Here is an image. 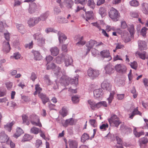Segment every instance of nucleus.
<instances>
[{
  "mask_svg": "<svg viewBox=\"0 0 148 148\" xmlns=\"http://www.w3.org/2000/svg\"><path fill=\"white\" fill-rule=\"evenodd\" d=\"M16 26L18 31L22 34H23L25 33V32L24 27L22 24H17Z\"/></svg>",
  "mask_w": 148,
  "mask_h": 148,
  "instance_id": "393cba45",
  "label": "nucleus"
},
{
  "mask_svg": "<svg viewBox=\"0 0 148 148\" xmlns=\"http://www.w3.org/2000/svg\"><path fill=\"white\" fill-rule=\"evenodd\" d=\"M136 54L138 55L140 58L143 60H145L146 58V53L143 52V53H140L137 52L136 53Z\"/></svg>",
  "mask_w": 148,
  "mask_h": 148,
  "instance_id": "c03bdc74",
  "label": "nucleus"
},
{
  "mask_svg": "<svg viewBox=\"0 0 148 148\" xmlns=\"http://www.w3.org/2000/svg\"><path fill=\"white\" fill-rule=\"evenodd\" d=\"M130 65L132 68L135 69H137L138 65L137 63L135 61H134L131 63Z\"/></svg>",
  "mask_w": 148,
  "mask_h": 148,
  "instance_id": "052dcab7",
  "label": "nucleus"
},
{
  "mask_svg": "<svg viewBox=\"0 0 148 148\" xmlns=\"http://www.w3.org/2000/svg\"><path fill=\"white\" fill-rule=\"evenodd\" d=\"M56 67L55 65L53 63H51L50 65H48L47 68V70H49L50 69H54L55 67Z\"/></svg>",
  "mask_w": 148,
  "mask_h": 148,
  "instance_id": "e2e57ef3",
  "label": "nucleus"
},
{
  "mask_svg": "<svg viewBox=\"0 0 148 148\" xmlns=\"http://www.w3.org/2000/svg\"><path fill=\"white\" fill-rule=\"evenodd\" d=\"M33 53L34 56V59L36 60H40L41 59V56L40 53L37 51H34Z\"/></svg>",
  "mask_w": 148,
  "mask_h": 148,
  "instance_id": "cd10ccee",
  "label": "nucleus"
},
{
  "mask_svg": "<svg viewBox=\"0 0 148 148\" xmlns=\"http://www.w3.org/2000/svg\"><path fill=\"white\" fill-rule=\"evenodd\" d=\"M94 97L95 98L101 97L103 95L102 89H95L93 91Z\"/></svg>",
  "mask_w": 148,
  "mask_h": 148,
  "instance_id": "4468645a",
  "label": "nucleus"
},
{
  "mask_svg": "<svg viewBox=\"0 0 148 148\" xmlns=\"http://www.w3.org/2000/svg\"><path fill=\"white\" fill-rule=\"evenodd\" d=\"M58 40L60 43H62L67 38L65 35L60 32H59L58 33Z\"/></svg>",
  "mask_w": 148,
  "mask_h": 148,
  "instance_id": "ddd939ff",
  "label": "nucleus"
},
{
  "mask_svg": "<svg viewBox=\"0 0 148 148\" xmlns=\"http://www.w3.org/2000/svg\"><path fill=\"white\" fill-rule=\"evenodd\" d=\"M49 15V12L47 11L41 14L40 17L42 19V21H45Z\"/></svg>",
  "mask_w": 148,
  "mask_h": 148,
  "instance_id": "e433bc0d",
  "label": "nucleus"
},
{
  "mask_svg": "<svg viewBox=\"0 0 148 148\" xmlns=\"http://www.w3.org/2000/svg\"><path fill=\"white\" fill-rule=\"evenodd\" d=\"M109 15L112 20L116 21L118 20L120 17V13L116 9L112 7L109 12Z\"/></svg>",
  "mask_w": 148,
  "mask_h": 148,
  "instance_id": "7ed1b4c3",
  "label": "nucleus"
},
{
  "mask_svg": "<svg viewBox=\"0 0 148 148\" xmlns=\"http://www.w3.org/2000/svg\"><path fill=\"white\" fill-rule=\"evenodd\" d=\"M32 138V137L28 134H25L22 140V142H25L29 140Z\"/></svg>",
  "mask_w": 148,
  "mask_h": 148,
  "instance_id": "72a5a7b5",
  "label": "nucleus"
},
{
  "mask_svg": "<svg viewBox=\"0 0 148 148\" xmlns=\"http://www.w3.org/2000/svg\"><path fill=\"white\" fill-rule=\"evenodd\" d=\"M63 57L66 66H68L72 65L73 60L71 56L68 54H66L63 56Z\"/></svg>",
  "mask_w": 148,
  "mask_h": 148,
  "instance_id": "423d86ee",
  "label": "nucleus"
},
{
  "mask_svg": "<svg viewBox=\"0 0 148 148\" xmlns=\"http://www.w3.org/2000/svg\"><path fill=\"white\" fill-rule=\"evenodd\" d=\"M44 79L45 82L48 85H50L52 84V82L50 80L49 76L47 75H45L44 77Z\"/></svg>",
  "mask_w": 148,
  "mask_h": 148,
  "instance_id": "4c0bfd02",
  "label": "nucleus"
},
{
  "mask_svg": "<svg viewBox=\"0 0 148 148\" xmlns=\"http://www.w3.org/2000/svg\"><path fill=\"white\" fill-rule=\"evenodd\" d=\"M14 123V121H13L11 123H7L4 126V128L8 131L10 132L11 130V127Z\"/></svg>",
  "mask_w": 148,
  "mask_h": 148,
  "instance_id": "c85d7f7f",
  "label": "nucleus"
},
{
  "mask_svg": "<svg viewBox=\"0 0 148 148\" xmlns=\"http://www.w3.org/2000/svg\"><path fill=\"white\" fill-rule=\"evenodd\" d=\"M60 113L63 117H64L67 115V111L66 108L63 107L62 109L60 111Z\"/></svg>",
  "mask_w": 148,
  "mask_h": 148,
  "instance_id": "37998d69",
  "label": "nucleus"
},
{
  "mask_svg": "<svg viewBox=\"0 0 148 148\" xmlns=\"http://www.w3.org/2000/svg\"><path fill=\"white\" fill-rule=\"evenodd\" d=\"M6 87L8 90H10L12 87V83L10 82H8L5 83Z\"/></svg>",
  "mask_w": 148,
  "mask_h": 148,
  "instance_id": "bf43d9fd",
  "label": "nucleus"
},
{
  "mask_svg": "<svg viewBox=\"0 0 148 148\" xmlns=\"http://www.w3.org/2000/svg\"><path fill=\"white\" fill-rule=\"evenodd\" d=\"M121 26L123 29L127 28V25L125 21H123L121 22Z\"/></svg>",
  "mask_w": 148,
  "mask_h": 148,
  "instance_id": "338daca9",
  "label": "nucleus"
},
{
  "mask_svg": "<svg viewBox=\"0 0 148 148\" xmlns=\"http://www.w3.org/2000/svg\"><path fill=\"white\" fill-rule=\"evenodd\" d=\"M89 135L86 133H84L81 138V141L82 143H84L86 140L89 139Z\"/></svg>",
  "mask_w": 148,
  "mask_h": 148,
  "instance_id": "bb28decb",
  "label": "nucleus"
},
{
  "mask_svg": "<svg viewBox=\"0 0 148 148\" xmlns=\"http://www.w3.org/2000/svg\"><path fill=\"white\" fill-rule=\"evenodd\" d=\"M105 69L106 73L110 74L114 72V66L110 64H108L105 68Z\"/></svg>",
  "mask_w": 148,
  "mask_h": 148,
  "instance_id": "9d476101",
  "label": "nucleus"
},
{
  "mask_svg": "<svg viewBox=\"0 0 148 148\" xmlns=\"http://www.w3.org/2000/svg\"><path fill=\"white\" fill-rule=\"evenodd\" d=\"M115 69L119 73H125L127 69L124 65L119 64L115 66Z\"/></svg>",
  "mask_w": 148,
  "mask_h": 148,
  "instance_id": "0eeeda50",
  "label": "nucleus"
},
{
  "mask_svg": "<svg viewBox=\"0 0 148 148\" xmlns=\"http://www.w3.org/2000/svg\"><path fill=\"white\" fill-rule=\"evenodd\" d=\"M147 30V29L145 27L143 28L140 31L141 34L143 36H145L146 34V32Z\"/></svg>",
  "mask_w": 148,
  "mask_h": 148,
  "instance_id": "13d9d810",
  "label": "nucleus"
},
{
  "mask_svg": "<svg viewBox=\"0 0 148 148\" xmlns=\"http://www.w3.org/2000/svg\"><path fill=\"white\" fill-rule=\"evenodd\" d=\"M68 143L70 148H77L78 143L76 140L72 139H69L68 141Z\"/></svg>",
  "mask_w": 148,
  "mask_h": 148,
  "instance_id": "dca6fc26",
  "label": "nucleus"
},
{
  "mask_svg": "<svg viewBox=\"0 0 148 148\" xmlns=\"http://www.w3.org/2000/svg\"><path fill=\"white\" fill-rule=\"evenodd\" d=\"M38 44L40 46H42L45 43V39L42 37L40 39L38 40Z\"/></svg>",
  "mask_w": 148,
  "mask_h": 148,
  "instance_id": "4d7b16f0",
  "label": "nucleus"
},
{
  "mask_svg": "<svg viewBox=\"0 0 148 148\" xmlns=\"http://www.w3.org/2000/svg\"><path fill=\"white\" fill-rule=\"evenodd\" d=\"M53 73L56 76H62L60 79L59 82L64 86L68 85L71 80H72L75 85L77 84L78 83L79 77L78 75H77L74 78L71 79L65 75V71H62L61 69L59 66H56L55 68L53 69Z\"/></svg>",
  "mask_w": 148,
  "mask_h": 148,
  "instance_id": "f257e3e1",
  "label": "nucleus"
},
{
  "mask_svg": "<svg viewBox=\"0 0 148 148\" xmlns=\"http://www.w3.org/2000/svg\"><path fill=\"white\" fill-rule=\"evenodd\" d=\"M138 44L139 49L140 50L145 49L147 48L146 43L144 40H139Z\"/></svg>",
  "mask_w": 148,
  "mask_h": 148,
  "instance_id": "9b49d317",
  "label": "nucleus"
},
{
  "mask_svg": "<svg viewBox=\"0 0 148 148\" xmlns=\"http://www.w3.org/2000/svg\"><path fill=\"white\" fill-rule=\"evenodd\" d=\"M85 43V42L83 40V37L81 36L79 38L78 42L76 43V45L79 46H81L84 45Z\"/></svg>",
  "mask_w": 148,
  "mask_h": 148,
  "instance_id": "2f4dec72",
  "label": "nucleus"
},
{
  "mask_svg": "<svg viewBox=\"0 0 148 148\" xmlns=\"http://www.w3.org/2000/svg\"><path fill=\"white\" fill-rule=\"evenodd\" d=\"M87 5L90 8L93 9L95 7V3L93 0H88V1Z\"/></svg>",
  "mask_w": 148,
  "mask_h": 148,
  "instance_id": "c9c22d12",
  "label": "nucleus"
},
{
  "mask_svg": "<svg viewBox=\"0 0 148 148\" xmlns=\"http://www.w3.org/2000/svg\"><path fill=\"white\" fill-rule=\"evenodd\" d=\"M141 10L145 14H148V3H143L142 5Z\"/></svg>",
  "mask_w": 148,
  "mask_h": 148,
  "instance_id": "6ab92c4d",
  "label": "nucleus"
},
{
  "mask_svg": "<svg viewBox=\"0 0 148 148\" xmlns=\"http://www.w3.org/2000/svg\"><path fill=\"white\" fill-rule=\"evenodd\" d=\"M97 42L95 41L91 40L90 41L87 42L86 44V46L87 47V50L86 53L89 52L90 49Z\"/></svg>",
  "mask_w": 148,
  "mask_h": 148,
  "instance_id": "1a4fd4ad",
  "label": "nucleus"
},
{
  "mask_svg": "<svg viewBox=\"0 0 148 148\" xmlns=\"http://www.w3.org/2000/svg\"><path fill=\"white\" fill-rule=\"evenodd\" d=\"M148 140L147 138L143 137L140 138L139 140L140 146L141 148H143L144 146L148 142Z\"/></svg>",
  "mask_w": 148,
  "mask_h": 148,
  "instance_id": "412c9836",
  "label": "nucleus"
},
{
  "mask_svg": "<svg viewBox=\"0 0 148 148\" xmlns=\"http://www.w3.org/2000/svg\"><path fill=\"white\" fill-rule=\"evenodd\" d=\"M53 11L55 14H58L61 12L59 8L57 6H55L54 8Z\"/></svg>",
  "mask_w": 148,
  "mask_h": 148,
  "instance_id": "5fc2aeb1",
  "label": "nucleus"
},
{
  "mask_svg": "<svg viewBox=\"0 0 148 148\" xmlns=\"http://www.w3.org/2000/svg\"><path fill=\"white\" fill-rule=\"evenodd\" d=\"M108 125L107 123L103 124L100 125L99 127L100 129L102 131H105L108 128Z\"/></svg>",
  "mask_w": 148,
  "mask_h": 148,
  "instance_id": "de8ad7c7",
  "label": "nucleus"
},
{
  "mask_svg": "<svg viewBox=\"0 0 148 148\" xmlns=\"http://www.w3.org/2000/svg\"><path fill=\"white\" fill-rule=\"evenodd\" d=\"M72 100L73 103H77L79 101V97L76 95L73 96L72 97Z\"/></svg>",
  "mask_w": 148,
  "mask_h": 148,
  "instance_id": "603ef678",
  "label": "nucleus"
},
{
  "mask_svg": "<svg viewBox=\"0 0 148 148\" xmlns=\"http://www.w3.org/2000/svg\"><path fill=\"white\" fill-rule=\"evenodd\" d=\"M115 94V92L113 91L110 92L109 97L107 98V100L108 101V103L109 104H110L111 103L114 99V96Z\"/></svg>",
  "mask_w": 148,
  "mask_h": 148,
  "instance_id": "c756f323",
  "label": "nucleus"
},
{
  "mask_svg": "<svg viewBox=\"0 0 148 148\" xmlns=\"http://www.w3.org/2000/svg\"><path fill=\"white\" fill-rule=\"evenodd\" d=\"M23 133V130L21 128L18 127L16 129V132L13 136L14 137L17 138Z\"/></svg>",
  "mask_w": 148,
  "mask_h": 148,
  "instance_id": "4be33fe9",
  "label": "nucleus"
},
{
  "mask_svg": "<svg viewBox=\"0 0 148 148\" xmlns=\"http://www.w3.org/2000/svg\"><path fill=\"white\" fill-rule=\"evenodd\" d=\"M134 133L136 136L138 137H139L141 135H144L145 134L144 132L143 131L138 132L136 130V129H135L134 130Z\"/></svg>",
  "mask_w": 148,
  "mask_h": 148,
  "instance_id": "49530a36",
  "label": "nucleus"
},
{
  "mask_svg": "<svg viewBox=\"0 0 148 148\" xmlns=\"http://www.w3.org/2000/svg\"><path fill=\"white\" fill-rule=\"evenodd\" d=\"M123 40L125 42H130L131 39L129 36L127 35L126 37H123Z\"/></svg>",
  "mask_w": 148,
  "mask_h": 148,
  "instance_id": "774afa93",
  "label": "nucleus"
},
{
  "mask_svg": "<svg viewBox=\"0 0 148 148\" xmlns=\"http://www.w3.org/2000/svg\"><path fill=\"white\" fill-rule=\"evenodd\" d=\"M22 2L21 1L19 0H14V6L15 7L20 5Z\"/></svg>",
  "mask_w": 148,
  "mask_h": 148,
  "instance_id": "69168bd1",
  "label": "nucleus"
},
{
  "mask_svg": "<svg viewBox=\"0 0 148 148\" xmlns=\"http://www.w3.org/2000/svg\"><path fill=\"white\" fill-rule=\"evenodd\" d=\"M99 13L102 17H103L106 15V10L104 8L101 7L99 10Z\"/></svg>",
  "mask_w": 148,
  "mask_h": 148,
  "instance_id": "f704fd0d",
  "label": "nucleus"
},
{
  "mask_svg": "<svg viewBox=\"0 0 148 148\" xmlns=\"http://www.w3.org/2000/svg\"><path fill=\"white\" fill-rule=\"evenodd\" d=\"M36 4H34L29 7L28 11L30 13L32 14L35 12L36 10Z\"/></svg>",
  "mask_w": 148,
  "mask_h": 148,
  "instance_id": "79ce46f5",
  "label": "nucleus"
},
{
  "mask_svg": "<svg viewBox=\"0 0 148 148\" xmlns=\"http://www.w3.org/2000/svg\"><path fill=\"white\" fill-rule=\"evenodd\" d=\"M39 97L41 99L42 102L44 104L48 102L49 100V99L47 97L46 95L42 93H39L38 95Z\"/></svg>",
  "mask_w": 148,
  "mask_h": 148,
  "instance_id": "f8f14e48",
  "label": "nucleus"
},
{
  "mask_svg": "<svg viewBox=\"0 0 148 148\" xmlns=\"http://www.w3.org/2000/svg\"><path fill=\"white\" fill-rule=\"evenodd\" d=\"M34 36L35 39H36L38 41L42 37L41 34L39 32L35 34L34 35Z\"/></svg>",
  "mask_w": 148,
  "mask_h": 148,
  "instance_id": "864d4df0",
  "label": "nucleus"
},
{
  "mask_svg": "<svg viewBox=\"0 0 148 148\" xmlns=\"http://www.w3.org/2000/svg\"><path fill=\"white\" fill-rule=\"evenodd\" d=\"M102 88L108 91L111 90V87L109 84L106 81H104L101 84Z\"/></svg>",
  "mask_w": 148,
  "mask_h": 148,
  "instance_id": "aec40b11",
  "label": "nucleus"
},
{
  "mask_svg": "<svg viewBox=\"0 0 148 148\" xmlns=\"http://www.w3.org/2000/svg\"><path fill=\"white\" fill-rule=\"evenodd\" d=\"M39 131V128L35 127H32L30 130V132L31 133L36 134H38Z\"/></svg>",
  "mask_w": 148,
  "mask_h": 148,
  "instance_id": "ea45409f",
  "label": "nucleus"
},
{
  "mask_svg": "<svg viewBox=\"0 0 148 148\" xmlns=\"http://www.w3.org/2000/svg\"><path fill=\"white\" fill-rule=\"evenodd\" d=\"M108 121L111 126L116 127H118L121 123L117 116L114 114L111 115L110 118L108 119Z\"/></svg>",
  "mask_w": 148,
  "mask_h": 148,
  "instance_id": "f03ea898",
  "label": "nucleus"
},
{
  "mask_svg": "<svg viewBox=\"0 0 148 148\" xmlns=\"http://www.w3.org/2000/svg\"><path fill=\"white\" fill-rule=\"evenodd\" d=\"M128 30L131 36L133 35L135 32L134 26L133 25H130L128 26Z\"/></svg>",
  "mask_w": 148,
  "mask_h": 148,
  "instance_id": "a19ab883",
  "label": "nucleus"
},
{
  "mask_svg": "<svg viewBox=\"0 0 148 148\" xmlns=\"http://www.w3.org/2000/svg\"><path fill=\"white\" fill-rule=\"evenodd\" d=\"M29 120L33 125L42 127V125L40 121L39 117L36 114H32L30 115L28 118Z\"/></svg>",
  "mask_w": 148,
  "mask_h": 148,
  "instance_id": "20e7f679",
  "label": "nucleus"
},
{
  "mask_svg": "<svg viewBox=\"0 0 148 148\" xmlns=\"http://www.w3.org/2000/svg\"><path fill=\"white\" fill-rule=\"evenodd\" d=\"M62 55V58H61L60 57L58 56L56 57V62L58 64H60L62 62V60L63 58H64L63 57Z\"/></svg>",
  "mask_w": 148,
  "mask_h": 148,
  "instance_id": "680f3d73",
  "label": "nucleus"
},
{
  "mask_svg": "<svg viewBox=\"0 0 148 148\" xmlns=\"http://www.w3.org/2000/svg\"><path fill=\"white\" fill-rule=\"evenodd\" d=\"M28 23L30 26H33L35 24V23L34 21V18H30L28 21Z\"/></svg>",
  "mask_w": 148,
  "mask_h": 148,
  "instance_id": "3c124183",
  "label": "nucleus"
},
{
  "mask_svg": "<svg viewBox=\"0 0 148 148\" xmlns=\"http://www.w3.org/2000/svg\"><path fill=\"white\" fill-rule=\"evenodd\" d=\"M89 122L91 125L95 127L97 126V123L95 119H90Z\"/></svg>",
  "mask_w": 148,
  "mask_h": 148,
  "instance_id": "6e6d98bb",
  "label": "nucleus"
},
{
  "mask_svg": "<svg viewBox=\"0 0 148 148\" xmlns=\"http://www.w3.org/2000/svg\"><path fill=\"white\" fill-rule=\"evenodd\" d=\"M57 19L58 22L60 23H66L68 22V20L63 17L58 16Z\"/></svg>",
  "mask_w": 148,
  "mask_h": 148,
  "instance_id": "7c9ffc66",
  "label": "nucleus"
},
{
  "mask_svg": "<svg viewBox=\"0 0 148 148\" xmlns=\"http://www.w3.org/2000/svg\"><path fill=\"white\" fill-rule=\"evenodd\" d=\"M100 53L102 57L107 58V61H109L111 60L112 57L110 55V53L109 51L103 50L101 51Z\"/></svg>",
  "mask_w": 148,
  "mask_h": 148,
  "instance_id": "6e6552de",
  "label": "nucleus"
},
{
  "mask_svg": "<svg viewBox=\"0 0 148 148\" xmlns=\"http://www.w3.org/2000/svg\"><path fill=\"white\" fill-rule=\"evenodd\" d=\"M39 84H37L35 85V89L36 91L38 92V94L39 93H41L40 92L42 90V89L39 87Z\"/></svg>",
  "mask_w": 148,
  "mask_h": 148,
  "instance_id": "0e129e2a",
  "label": "nucleus"
},
{
  "mask_svg": "<svg viewBox=\"0 0 148 148\" xmlns=\"http://www.w3.org/2000/svg\"><path fill=\"white\" fill-rule=\"evenodd\" d=\"M99 74V73L98 70L92 68L89 69L87 71L88 76L92 79L97 77Z\"/></svg>",
  "mask_w": 148,
  "mask_h": 148,
  "instance_id": "39448f33",
  "label": "nucleus"
},
{
  "mask_svg": "<svg viewBox=\"0 0 148 148\" xmlns=\"http://www.w3.org/2000/svg\"><path fill=\"white\" fill-rule=\"evenodd\" d=\"M130 5L132 6L136 7L139 5V3L138 1L136 0H132L130 2Z\"/></svg>",
  "mask_w": 148,
  "mask_h": 148,
  "instance_id": "09e8293b",
  "label": "nucleus"
},
{
  "mask_svg": "<svg viewBox=\"0 0 148 148\" xmlns=\"http://www.w3.org/2000/svg\"><path fill=\"white\" fill-rule=\"evenodd\" d=\"M88 103L89 105L90 108L92 110H95L96 103L94 101L91 100H88Z\"/></svg>",
  "mask_w": 148,
  "mask_h": 148,
  "instance_id": "473e14b6",
  "label": "nucleus"
},
{
  "mask_svg": "<svg viewBox=\"0 0 148 148\" xmlns=\"http://www.w3.org/2000/svg\"><path fill=\"white\" fill-rule=\"evenodd\" d=\"M87 0H75V3L78 4L80 3L83 6L85 5L86 3Z\"/></svg>",
  "mask_w": 148,
  "mask_h": 148,
  "instance_id": "58836bf2",
  "label": "nucleus"
},
{
  "mask_svg": "<svg viewBox=\"0 0 148 148\" xmlns=\"http://www.w3.org/2000/svg\"><path fill=\"white\" fill-rule=\"evenodd\" d=\"M8 136L3 131L0 133V141L1 143L6 142V141L8 139Z\"/></svg>",
  "mask_w": 148,
  "mask_h": 148,
  "instance_id": "2eb2a0df",
  "label": "nucleus"
},
{
  "mask_svg": "<svg viewBox=\"0 0 148 148\" xmlns=\"http://www.w3.org/2000/svg\"><path fill=\"white\" fill-rule=\"evenodd\" d=\"M50 51L51 55L54 56H57L59 53V50L57 47L51 48L50 49Z\"/></svg>",
  "mask_w": 148,
  "mask_h": 148,
  "instance_id": "a211bd4d",
  "label": "nucleus"
},
{
  "mask_svg": "<svg viewBox=\"0 0 148 148\" xmlns=\"http://www.w3.org/2000/svg\"><path fill=\"white\" fill-rule=\"evenodd\" d=\"M6 143L8 144H10V147L11 148H14L15 147V144L9 138L6 141Z\"/></svg>",
  "mask_w": 148,
  "mask_h": 148,
  "instance_id": "8fccbe9b",
  "label": "nucleus"
},
{
  "mask_svg": "<svg viewBox=\"0 0 148 148\" xmlns=\"http://www.w3.org/2000/svg\"><path fill=\"white\" fill-rule=\"evenodd\" d=\"M93 12L92 11H89L86 12V20L88 21L90 19H92L93 18Z\"/></svg>",
  "mask_w": 148,
  "mask_h": 148,
  "instance_id": "5701e85b",
  "label": "nucleus"
},
{
  "mask_svg": "<svg viewBox=\"0 0 148 148\" xmlns=\"http://www.w3.org/2000/svg\"><path fill=\"white\" fill-rule=\"evenodd\" d=\"M22 119L23 120V123H26V124L28 125L29 124V122L28 120L27 116L26 115H23L22 116Z\"/></svg>",
  "mask_w": 148,
  "mask_h": 148,
  "instance_id": "a18cd8bd",
  "label": "nucleus"
},
{
  "mask_svg": "<svg viewBox=\"0 0 148 148\" xmlns=\"http://www.w3.org/2000/svg\"><path fill=\"white\" fill-rule=\"evenodd\" d=\"M64 3L68 8H70L73 5V2L72 0H64Z\"/></svg>",
  "mask_w": 148,
  "mask_h": 148,
  "instance_id": "b1692460",
  "label": "nucleus"
},
{
  "mask_svg": "<svg viewBox=\"0 0 148 148\" xmlns=\"http://www.w3.org/2000/svg\"><path fill=\"white\" fill-rule=\"evenodd\" d=\"M3 51L6 53H8L10 50V48L9 43L8 42H3Z\"/></svg>",
  "mask_w": 148,
  "mask_h": 148,
  "instance_id": "f3484780",
  "label": "nucleus"
},
{
  "mask_svg": "<svg viewBox=\"0 0 148 148\" xmlns=\"http://www.w3.org/2000/svg\"><path fill=\"white\" fill-rule=\"evenodd\" d=\"M74 123V121L72 118H70L66 120L65 123L63 125L65 127H66L68 125H72Z\"/></svg>",
  "mask_w": 148,
  "mask_h": 148,
  "instance_id": "a878e982",
  "label": "nucleus"
}]
</instances>
